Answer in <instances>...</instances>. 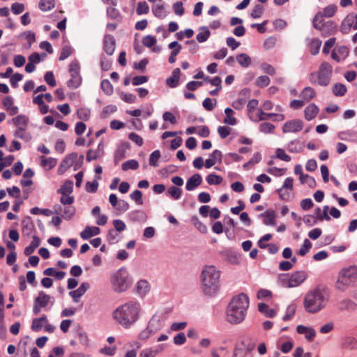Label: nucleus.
Returning a JSON list of instances; mask_svg holds the SVG:
<instances>
[{
	"instance_id": "1",
	"label": "nucleus",
	"mask_w": 357,
	"mask_h": 357,
	"mask_svg": "<svg viewBox=\"0 0 357 357\" xmlns=\"http://www.w3.org/2000/svg\"><path fill=\"white\" fill-rule=\"evenodd\" d=\"M329 300L328 291L317 287L309 291L303 299V306L306 312L314 314L324 308Z\"/></svg>"
},
{
	"instance_id": "2",
	"label": "nucleus",
	"mask_w": 357,
	"mask_h": 357,
	"mask_svg": "<svg viewBox=\"0 0 357 357\" xmlns=\"http://www.w3.org/2000/svg\"><path fill=\"white\" fill-rule=\"evenodd\" d=\"M140 305L135 301H129L118 307L113 312V318L124 328H129L139 318Z\"/></svg>"
},
{
	"instance_id": "3",
	"label": "nucleus",
	"mask_w": 357,
	"mask_h": 357,
	"mask_svg": "<svg viewBox=\"0 0 357 357\" xmlns=\"http://www.w3.org/2000/svg\"><path fill=\"white\" fill-rule=\"evenodd\" d=\"M249 306V298L245 294H240L233 298L227 310V320L237 324L244 320Z\"/></svg>"
},
{
	"instance_id": "4",
	"label": "nucleus",
	"mask_w": 357,
	"mask_h": 357,
	"mask_svg": "<svg viewBox=\"0 0 357 357\" xmlns=\"http://www.w3.org/2000/svg\"><path fill=\"white\" fill-rule=\"evenodd\" d=\"M220 273L215 266H206L202 273L203 291L206 295L215 294L220 287L219 280Z\"/></svg>"
},
{
	"instance_id": "5",
	"label": "nucleus",
	"mask_w": 357,
	"mask_h": 357,
	"mask_svg": "<svg viewBox=\"0 0 357 357\" xmlns=\"http://www.w3.org/2000/svg\"><path fill=\"white\" fill-rule=\"evenodd\" d=\"M332 74V66L325 61L321 63L317 71L309 75V81L313 85L327 86L331 82Z\"/></svg>"
},
{
	"instance_id": "6",
	"label": "nucleus",
	"mask_w": 357,
	"mask_h": 357,
	"mask_svg": "<svg viewBox=\"0 0 357 357\" xmlns=\"http://www.w3.org/2000/svg\"><path fill=\"white\" fill-rule=\"evenodd\" d=\"M357 278V266H351L343 268L338 275L337 280L335 283V287L344 291L347 289Z\"/></svg>"
},
{
	"instance_id": "7",
	"label": "nucleus",
	"mask_w": 357,
	"mask_h": 357,
	"mask_svg": "<svg viewBox=\"0 0 357 357\" xmlns=\"http://www.w3.org/2000/svg\"><path fill=\"white\" fill-rule=\"evenodd\" d=\"M110 282L114 291H126L130 285L129 273L126 270L121 268L111 275Z\"/></svg>"
},
{
	"instance_id": "8",
	"label": "nucleus",
	"mask_w": 357,
	"mask_h": 357,
	"mask_svg": "<svg viewBox=\"0 0 357 357\" xmlns=\"http://www.w3.org/2000/svg\"><path fill=\"white\" fill-rule=\"evenodd\" d=\"M312 23L313 26L319 30L324 36L333 35L337 31V25L332 21L325 22L321 14H316Z\"/></svg>"
},
{
	"instance_id": "9",
	"label": "nucleus",
	"mask_w": 357,
	"mask_h": 357,
	"mask_svg": "<svg viewBox=\"0 0 357 357\" xmlns=\"http://www.w3.org/2000/svg\"><path fill=\"white\" fill-rule=\"evenodd\" d=\"M54 298L45 291H40L33 300V313L38 315L41 310L47 307L49 304L53 305Z\"/></svg>"
},
{
	"instance_id": "10",
	"label": "nucleus",
	"mask_w": 357,
	"mask_h": 357,
	"mask_svg": "<svg viewBox=\"0 0 357 357\" xmlns=\"http://www.w3.org/2000/svg\"><path fill=\"white\" fill-rule=\"evenodd\" d=\"M307 277V274L304 271H295L290 275L284 276L282 282L287 287H296L301 284Z\"/></svg>"
},
{
	"instance_id": "11",
	"label": "nucleus",
	"mask_w": 357,
	"mask_h": 357,
	"mask_svg": "<svg viewBox=\"0 0 357 357\" xmlns=\"http://www.w3.org/2000/svg\"><path fill=\"white\" fill-rule=\"evenodd\" d=\"M80 66L77 61H73L69 66L71 79L67 82V86L72 89L78 88L82 84V77L79 75Z\"/></svg>"
},
{
	"instance_id": "12",
	"label": "nucleus",
	"mask_w": 357,
	"mask_h": 357,
	"mask_svg": "<svg viewBox=\"0 0 357 357\" xmlns=\"http://www.w3.org/2000/svg\"><path fill=\"white\" fill-rule=\"evenodd\" d=\"M77 153H72L67 155L61 161L58 169L59 174H63L68 168L73 166L77 160Z\"/></svg>"
},
{
	"instance_id": "13",
	"label": "nucleus",
	"mask_w": 357,
	"mask_h": 357,
	"mask_svg": "<svg viewBox=\"0 0 357 357\" xmlns=\"http://www.w3.org/2000/svg\"><path fill=\"white\" fill-rule=\"evenodd\" d=\"M303 128V123L300 119H294L287 121L282 126V132H297L301 131Z\"/></svg>"
},
{
	"instance_id": "14",
	"label": "nucleus",
	"mask_w": 357,
	"mask_h": 357,
	"mask_svg": "<svg viewBox=\"0 0 357 357\" xmlns=\"http://www.w3.org/2000/svg\"><path fill=\"white\" fill-rule=\"evenodd\" d=\"M54 213L60 214L61 216L66 220H69L75 214V209L72 206H65L63 208L59 204L54 206Z\"/></svg>"
},
{
	"instance_id": "15",
	"label": "nucleus",
	"mask_w": 357,
	"mask_h": 357,
	"mask_svg": "<svg viewBox=\"0 0 357 357\" xmlns=\"http://www.w3.org/2000/svg\"><path fill=\"white\" fill-rule=\"evenodd\" d=\"M116 47V41L113 36L107 34L104 38V51L108 55H112Z\"/></svg>"
},
{
	"instance_id": "16",
	"label": "nucleus",
	"mask_w": 357,
	"mask_h": 357,
	"mask_svg": "<svg viewBox=\"0 0 357 357\" xmlns=\"http://www.w3.org/2000/svg\"><path fill=\"white\" fill-rule=\"evenodd\" d=\"M202 182V176L199 174H195L188 178L185 185V188L188 191H192L200 185Z\"/></svg>"
},
{
	"instance_id": "17",
	"label": "nucleus",
	"mask_w": 357,
	"mask_h": 357,
	"mask_svg": "<svg viewBox=\"0 0 357 357\" xmlns=\"http://www.w3.org/2000/svg\"><path fill=\"white\" fill-rule=\"evenodd\" d=\"M296 331L299 334H304L308 341H312L316 335V331L312 328L306 327L303 325H298L296 327Z\"/></svg>"
},
{
	"instance_id": "18",
	"label": "nucleus",
	"mask_w": 357,
	"mask_h": 357,
	"mask_svg": "<svg viewBox=\"0 0 357 357\" xmlns=\"http://www.w3.org/2000/svg\"><path fill=\"white\" fill-rule=\"evenodd\" d=\"M222 160V152L219 150H214L210 155V158L206 160L205 167L206 168H211L217 162H221Z\"/></svg>"
},
{
	"instance_id": "19",
	"label": "nucleus",
	"mask_w": 357,
	"mask_h": 357,
	"mask_svg": "<svg viewBox=\"0 0 357 357\" xmlns=\"http://www.w3.org/2000/svg\"><path fill=\"white\" fill-rule=\"evenodd\" d=\"M319 112V107L314 104L311 103L307 105L304 111L305 118L307 121H311L314 119Z\"/></svg>"
},
{
	"instance_id": "20",
	"label": "nucleus",
	"mask_w": 357,
	"mask_h": 357,
	"mask_svg": "<svg viewBox=\"0 0 357 357\" xmlns=\"http://www.w3.org/2000/svg\"><path fill=\"white\" fill-rule=\"evenodd\" d=\"M17 130L26 129L29 123V118L24 114H20L12 119Z\"/></svg>"
},
{
	"instance_id": "21",
	"label": "nucleus",
	"mask_w": 357,
	"mask_h": 357,
	"mask_svg": "<svg viewBox=\"0 0 357 357\" xmlns=\"http://www.w3.org/2000/svg\"><path fill=\"white\" fill-rule=\"evenodd\" d=\"M100 229L98 227L86 226L85 229L80 233V236L83 239H89L92 236L99 234Z\"/></svg>"
},
{
	"instance_id": "22",
	"label": "nucleus",
	"mask_w": 357,
	"mask_h": 357,
	"mask_svg": "<svg viewBox=\"0 0 357 357\" xmlns=\"http://www.w3.org/2000/svg\"><path fill=\"white\" fill-rule=\"evenodd\" d=\"M342 349L352 350L357 349V340L353 337H345L340 344Z\"/></svg>"
},
{
	"instance_id": "23",
	"label": "nucleus",
	"mask_w": 357,
	"mask_h": 357,
	"mask_svg": "<svg viewBox=\"0 0 357 357\" xmlns=\"http://www.w3.org/2000/svg\"><path fill=\"white\" fill-rule=\"evenodd\" d=\"M89 288V284L87 282L82 283L77 289L70 292V295L73 298L75 302H78L79 298Z\"/></svg>"
},
{
	"instance_id": "24",
	"label": "nucleus",
	"mask_w": 357,
	"mask_h": 357,
	"mask_svg": "<svg viewBox=\"0 0 357 357\" xmlns=\"http://www.w3.org/2000/svg\"><path fill=\"white\" fill-rule=\"evenodd\" d=\"M47 323V319L45 315H43L39 318H34L32 320L31 328L33 331H40L42 328Z\"/></svg>"
},
{
	"instance_id": "25",
	"label": "nucleus",
	"mask_w": 357,
	"mask_h": 357,
	"mask_svg": "<svg viewBox=\"0 0 357 357\" xmlns=\"http://www.w3.org/2000/svg\"><path fill=\"white\" fill-rule=\"evenodd\" d=\"M328 211L329 207L328 206H325L323 210H321L320 208H317L314 211V218H316L317 220L319 221H329L331 218L328 215Z\"/></svg>"
},
{
	"instance_id": "26",
	"label": "nucleus",
	"mask_w": 357,
	"mask_h": 357,
	"mask_svg": "<svg viewBox=\"0 0 357 357\" xmlns=\"http://www.w3.org/2000/svg\"><path fill=\"white\" fill-rule=\"evenodd\" d=\"M180 69L178 68H175L172 72V75L167 79V84L170 87H176L178 86L180 79Z\"/></svg>"
},
{
	"instance_id": "27",
	"label": "nucleus",
	"mask_w": 357,
	"mask_h": 357,
	"mask_svg": "<svg viewBox=\"0 0 357 357\" xmlns=\"http://www.w3.org/2000/svg\"><path fill=\"white\" fill-rule=\"evenodd\" d=\"M152 10L154 15L158 18L162 19L166 16L162 0H158V3L153 7Z\"/></svg>"
},
{
	"instance_id": "28",
	"label": "nucleus",
	"mask_w": 357,
	"mask_h": 357,
	"mask_svg": "<svg viewBox=\"0 0 357 357\" xmlns=\"http://www.w3.org/2000/svg\"><path fill=\"white\" fill-rule=\"evenodd\" d=\"M315 91L311 86L305 87L301 91L300 96L306 102L310 101L315 97Z\"/></svg>"
},
{
	"instance_id": "29",
	"label": "nucleus",
	"mask_w": 357,
	"mask_h": 357,
	"mask_svg": "<svg viewBox=\"0 0 357 357\" xmlns=\"http://www.w3.org/2000/svg\"><path fill=\"white\" fill-rule=\"evenodd\" d=\"M321 44H322L321 40L318 38L311 39L308 43V47H309L310 53L312 55L317 54L319 52V50H320Z\"/></svg>"
},
{
	"instance_id": "30",
	"label": "nucleus",
	"mask_w": 357,
	"mask_h": 357,
	"mask_svg": "<svg viewBox=\"0 0 357 357\" xmlns=\"http://www.w3.org/2000/svg\"><path fill=\"white\" fill-rule=\"evenodd\" d=\"M148 216L142 211H135L130 214V219L132 222H144L147 220Z\"/></svg>"
},
{
	"instance_id": "31",
	"label": "nucleus",
	"mask_w": 357,
	"mask_h": 357,
	"mask_svg": "<svg viewBox=\"0 0 357 357\" xmlns=\"http://www.w3.org/2000/svg\"><path fill=\"white\" fill-rule=\"evenodd\" d=\"M40 243V238L36 236H33L32 241L31 242L30 245L24 249V255L26 256H29L30 255H31L35 251V250L39 246Z\"/></svg>"
},
{
	"instance_id": "32",
	"label": "nucleus",
	"mask_w": 357,
	"mask_h": 357,
	"mask_svg": "<svg viewBox=\"0 0 357 357\" xmlns=\"http://www.w3.org/2000/svg\"><path fill=\"white\" fill-rule=\"evenodd\" d=\"M41 166L47 170H50L54 168L57 163L56 159L54 158H45V156L40 157Z\"/></svg>"
},
{
	"instance_id": "33",
	"label": "nucleus",
	"mask_w": 357,
	"mask_h": 357,
	"mask_svg": "<svg viewBox=\"0 0 357 357\" xmlns=\"http://www.w3.org/2000/svg\"><path fill=\"white\" fill-rule=\"evenodd\" d=\"M337 6L335 4H331L323 9L322 12H319L317 14H321V19L324 17H333L335 13L337 12Z\"/></svg>"
},
{
	"instance_id": "34",
	"label": "nucleus",
	"mask_w": 357,
	"mask_h": 357,
	"mask_svg": "<svg viewBox=\"0 0 357 357\" xmlns=\"http://www.w3.org/2000/svg\"><path fill=\"white\" fill-rule=\"evenodd\" d=\"M258 310L260 312L264 313L267 317H274L276 311L274 309L269 308L268 305L264 303L258 304Z\"/></svg>"
},
{
	"instance_id": "35",
	"label": "nucleus",
	"mask_w": 357,
	"mask_h": 357,
	"mask_svg": "<svg viewBox=\"0 0 357 357\" xmlns=\"http://www.w3.org/2000/svg\"><path fill=\"white\" fill-rule=\"evenodd\" d=\"M347 91L346 86L342 83H336L332 87V92L335 96H343Z\"/></svg>"
},
{
	"instance_id": "36",
	"label": "nucleus",
	"mask_w": 357,
	"mask_h": 357,
	"mask_svg": "<svg viewBox=\"0 0 357 357\" xmlns=\"http://www.w3.org/2000/svg\"><path fill=\"white\" fill-rule=\"evenodd\" d=\"M55 6L54 0H40L38 3L39 8L44 12L49 11Z\"/></svg>"
},
{
	"instance_id": "37",
	"label": "nucleus",
	"mask_w": 357,
	"mask_h": 357,
	"mask_svg": "<svg viewBox=\"0 0 357 357\" xmlns=\"http://www.w3.org/2000/svg\"><path fill=\"white\" fill-rule=\"evenodd\" d=\"M236 61L242 67L244 68H247L251 64L250 57L244 53L237 55Z\"/></svg>"
},
{
	"instance_id": "38",
	"label": "nucleus",
	"mask_w": 357,
	"mask_h": 357,
	"mask_svg": "<svg viewBox=\"0 0 357 357\" xmlns=\"http://www.w3.org/2000/svg\"><path fill=\"white\" fill-rule=\"evenodd\" d=\"M225 113L226 116L224 119V123L231 126H234L236 123V119L233 116V110L231 108L227 107L225 109Z\"/></svg>"
},
{
	"instance_id": "39",
	"label": "nucleus",
	"mask_w": 357,
	"mask_h": 357,
	"mask_svg": "<svg viewBox=\"0 0 357 357\" xmlns=\"http://www.w3.org/2000/svg\"><path fill=\"white\" fill-rule=\"evenodd\" d=\"M264 219V223H275V218L276 217L275 213L273 210H267L264 214L261 215Z\"/></svg>"
},
{
	"instance_id": "40",
	"label": "nucleus",
	"mask_w": 357,
	"mask_h": 357,
	"mask_svg": "<svg viewBox=\"0 0 357 357\" xmlns=\"http://www.w3.org/2000/svg\"><path fill=\"white\" fill-rule=\"evenodd\" d=\"M137 291L138 294L144 295L149 290V285L146 280H139L137 284Z\"/></svg>"
},
{
	"instance_id": "41",
	"label": "nucleus",
	"mask_w": 357,
	"mask_h": 357,
	"mask_svg": "<svg viewBox=\"0 0 357 357\" xmlns=\"http://www.w3.org/2000/svg\"><path fill=\"white\" fill-rule=\"evenodd\" d=\"M139 167V162L135 160H129L122 164V169L128 171L129 169L135 170Z\"/></svg>"
},
{
	"instance_id": "42",
	"label": "nucleus",
	"mask_w": 357,
	"mask_h": 357,
	"mask_svg": "<svg viewBox=\"0 0 357 357\" xmlns=\"http://www.w3.org/2000/svg\"><path fill=\"white\" fill-rule=\"evenodd\" d=\"M73 182L72 181H66L58 192L61 194H70L73 192Z\"/></svg>"
},
{
	"instance_id": "43",
	"label": "nucleus",
	"mask_w": 357,
	"mask_h": 357,
	"mask_svg": "<svg viewBox=\"0 0 357 357\" xmlns=\"http://www.w3.org/2000/svg\"><path fill=\"white\" fill-rule=\"evenodd\" d=\"M78 119L82 121H88L91 116V111L87 108H79L77 111Z\"/></svg>"
},
{
	"instance_id": "44",
	"label": "nucleus",
	"mask_w": 357,
	"mask_h": 357,
	"mask_svg": "<svg viewBox=\"0 0 357 357\" xmlns=\"http://www.w3.org/2000/svg\"><path fill=\"white\" fill-rule=\"evenodd\" d=\"M312 247V243L309 239L306 238L304 240L303 245H301L297 254L301 256H305L310 250Z\"/></svg>"
},
{
	"instance_id": "45",
	"label": "nucleus",
	"mask_w": 357,
	"mask_h": 357,
	"mask_svg": "<svg viewBox=\"0 0 357 357\" xmlns=\"http://www.w3.org/2000/svg\"><path fill=\"white\" fill-rule=\"evenodd\" d=\"M275 128V127L273 124L268 122H264L259 125V129L261 132L267 134L273 132Z\"/></svg>"
},
{
	"instance_id": "46",
	"label": "nucleus",
	"mask_w": 357,
	"mask_h": 357,
	"mask_svg": "<svg viewBox=\"0 0 357 357\" xmlns=\"http://www.w3.org/2000/svg\"><path fill=\"white\" fill-rule=\"evenodd\" d=\"M206 181L209 185H219L222 183V178L215 174H210L206 177Z\"/></svg>"
},
{
	"instance_id": "47",
	"label": "nucleus",
	"mask_w": 357,
	"mask_h": 357,
	"mask_svg": "<svg viewBox=\"0 0 357 357\" xmlns=\"http://www.w3.org/2000/svg\"><path fill=\"white\" fill-rule=\"evenodd\" d=\"M149 11V6L146 1H141L137 3L136 13L137 15L147 14Z\"/></svg>"
},
{
	"instance_id": "48",
	"label": "nucleus",
	"mask_w": 357,
	"mask_h": 357,
	"mask_svg": "<svg viewBox=\"0 0 357 357\" xmlns=\"http://www.w3.org/2000/svg\"><path fill=\"white\" fill-rule=\"evenodd\" d=\"M101 89L107 95H111L114 91V88L108 79H103L101 82Z\"/></svg>"
},
{
	"instance_id": "49",
	"label": "nucleus",
	"mask_w": 357,
	"mask_h": 357,
	"mask_svg": "<svg viewBox=\"0 0 357 357\" xmlns=\"http://www.w3.org/2000/svg\"><path fill=\"white\" fill-rule=\"evenodd\" d=\"M351 24L352 22H351L349 18H348L347 16L341 24L340 31L343 34L348 33L351 28H352Z\"/></svg>"
},
{
	"instance_id": "50",
	"label": "nucleus",
	"mask_w": 357,
	"mask_h": 357,
	"mask_svg": "<svg viewBox=\"0 0 357 357\" xmlns=\"http://www.w3.org/2000/svg\"><path fill=\"white\" fill-rule=\"evenodd\" d=\"M257 119L255 120L256 121L266 120L268 118L273 117V116H276L275 113H265L262 111L261 109H258L257 111Z\"/></svg>"
},
{
	"instance_id": "51",
	"label": "nucleus",
	"mask_w": 357,
	"mask_h": 357,
	"mask_svg": "<svg viewBox=\"0 0 357 357\" xmlns=\"http://www.w3.org/2000/svg\"><path fill=\"white\" fill-rule=\"evenodd\" d=\"M160 157V152L159 150H155L152 152L149 157V165L153 167H158V160Z\"/></svg>"
},
{
	"instance_id": "52",
	"label": "nucleus",
	"mask_w": 357,
	"mask_h": 357,
	"mask_svg": "<svg viewBox=\"0 0 357 357\" xmlns=\"http://www.w3.org/2000/svg\"><path fill=\"white\" fill-rule=\"evenodd\" d=\"M202 29L203 31L199 33L196 37L197 40L199 43H204L206 41L210 36V31L207 27H203Z\"/></svg>"
},
{
	"instance_id": "53",
	"label": "nucleus",
	"mask_w": 357,
	"mask_h": 357,
	"mask_svg": "<svg viewBox=\"0 0 357 357\" xmlns=\"http://www.w3.org/2000/svg\"><path fill=\"white\" fill-rule=\"evenodd\" d=\"M270 78L266 75H261L256 79V85L263 88L267 86L270 84Z\"/></svg>"
},
{
	"instance_id": "54",
	"label": "nucleus",
	"mask_w": 357,
	"mask_h": 357,
	"mask_svg": "<svg viewBox=\"0 0 357 357\" xmlns=\"http://www.w3.org/2000/svg\"><path fill=\"white\" fill-rule=\"evenodd\" d=\"M217 100L214 99L212 100L210 98H206L202 102V105L204 107L205 109L207 111H212L216 105Z\"/></svg>"
},
{
	"instance_id": "55",
	"label": "nucleus",
	"mask_w": 357,
	"mask_h": 357,
	"mask_svg": "<svg viewBox=\"0 0 357 357\" xmlns=\"http://www.w3.org/2000/svg\"><path fill=\"white\" fill-rule=\"evenodd\" d=\"M275 154H276V158L281 160H283V161H285V162H289L291 160V157L287 155L284 150H283L282 149H280V148H278L276 149L275 151Z\"/></svg>"
},
{
	"instance_id": "56",
	"label": "nucleus",
	"mask_w": 357,
	"mask_h": 357,
	"mask_svg": "<svg viewBox=\"0 0 357 357\" xmlns=\"http://www.w3.org/2000/svg\"><path fill=\"white\" fill-rule=\"evenodd\" d=\"M156 38L150 35L144 37L142 39L143 45L147 47H151L154 46L156 43Z\"/></svg>"
},
{
	"instance_id": "57",
	"label": "nucleus",
	"mask_w": 357,
	"mask_h": 357,
	"mask_svg": "<svg viewBox=\"0 0 357 357\" xmlns=\"http://www.w3.org/2000/svg\"><path fill=\"white\" fill-rule=\"evenodd\" d=\"M128 139L135 142L139 146H142L144 143L142 137L135 132H130L128 135Z\"/></svg>"
},
{
	"instance_id": "58",
	"label": "nucleus",
	"mask_w": 357,
	"mask_h": 357,
	"mask_svg": "<svg viewBox=\"0 0 357 357\" xmlns=\"http://www.w3.org/2000/svg\"><path fill=\"white\" fill-rule=\"evenodd\" d=\"M169 194L174 199H178L181 195V190L176 186H171L168 189Z\"/></svg>"
},
{
	"instance_id": "59",
	"label": "nucleus",
	"mask_w": 357,
	"mask_h": 357,
	"mask_svg": "<svg viewBox=\"0 0 357 357\" xmlns=\"http://www.w3.org/2000/svg\"><path fill=\"white\" fill-rule=\"evenodd\" d=\"M45 81L50 86H55L56 84L54 75L52 71H48L45 73L44 76Z\"/></svg>"
},
{
	"instance_id": "60",
	"label": "nucleus",
	"mask_w": 357,
	"mask_h": 357,
	"mask_svg": "<svg viewBox=\"0 0 357 357\" xmlns=\"http://www.w3.org/2000/svg\"><path fill=\"white\" fill-rule=\"evenodd\" d=\"M15 136L26 142L31 139V135L26 132V129L16 130Z\"/></svg>"
},
{
	"instance_id": "61",
	"label": "nucleus",
	"mask_w": 357,
	"mask_h": 357,
	"mask_svg": "<svg viewBox=\"0 0 357 357\" xmlns=\"http://www.w3.org/2000/svg\"><path fill=\"white\" fill-rule=\"evenodd\" d=\"M130 198L139 204H142V192L136 190L130 195Z\"/></svg>"
},
{
	"instance_id": "62",
	"label": "nucleus",
	"mask_w": 357,
	"mask_h": 357,
	"mask_svg": "<svg viewBox=\"0 0 357 357\" xmlns=\"http://www.w3.org/2000/svg\"><path fill=\"white\" fill-rule=\"evenodd\" d=\"M11 10L15 15H19L24 10V6L21 3H14L11 6Z\"/></svg>"
},
{
	"instance_id": "63",
	"label": "nucleus",
	"mask_w": 357,
	"mask_h": 357,
	"mask_svg": "<svg viewBox=\"0 0 357 357\" xmlns=\"http://www.w3.org/2000/svg\"><path fill=\"white\" fill-rule=\"evenodd\" d=\"M173 9L176 15L181 16L184 14L185 10L181 1H177L174 3Z\"/></svg>"
},
{
	"instance_id": "64",
	"label": "nucleus",
	"mask_w": 357,
	"mask_h": 357,
	"mask_svg": "<svg viewBox=\"0 0 357 357\" xmlns=\"http://www.w3.org/2000/svg\"><path fill=\"white\" fill-rule=\"evenodd\" d=\"M158 353V350L145 349L140 352L139 357H155Z\"/></svg>"
}]
</instances>
